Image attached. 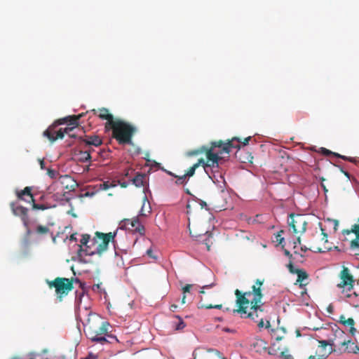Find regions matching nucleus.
Masks as SVG:
<instances>
[{
    "instance_id": "2eb2a0df",
    "label": "nucleus",
    "mask_w": 359,
    "mask_h": 359,
    "mask_svg": "<svg viewBox=\"0 0 359 359\" xmlns=\"http://www.w3.org/2000/svg\"><path fill=\"white\" fill-rule=\"evenodd\" d=\"M107 337L116 341H118V339L116 336L107 334V335L97 336V338H93V342L100 343L102 345L107 343H110V341L107 339Z\"/></svg>"
},
{
    "instance_id": "9b49d317",
    "label": "nucleus",
    "mask_w": 359,
    "mask_h": 359,
    "mask_svg": "<svg viewBox=\"0 0 359 359\" xmlns=\"http://www.w3.org/2000/svg\"><path fill=\"white\" fill-rule=\"evenodd\" d=\"M11 207L13 214L16 216L20 217L21 219L23 222V224L25 226H28V215H27L28 209L20 205H18V203H15V202H12L11 203Z\"/></svg>"
},
{
    "instance_id": "c85d7f7f",
    "label": "nucleus",
    "mask_w": 359,
    "mask_h": 359,
    "mask_svg": "<svg viewBox=\"0 0 359 359\" xmlns=\"http://www.w3.org/2000/svg\"><path fill=\"white\" fill-rule=\"evenodd\" d=\"M265 326L266 328H268L269 326H270V323L269 321H266V325H265L264 324V320L262 318H261L259 320V323H258V327L259 328H262Z\"/></svg>"
},
{
    "instance_id": "aec40b11",
    "label": "nucleus",
    "mask_w": 359,
    "mask_h": 359,
    "mask_svg": "<svg viewBox=\"0 0 359 359\" xmlns=\"http://www.w3.org/2000/svg\"><path fill=\"white\" fill-rule=\"evenodd\" d=\"M343 324L345 327H349V332L352 336H354L356 333V329L355 328V321L353 318H348Z\"/></svg>"
},
{
    "instance_id": "f8f14e48",
    "label": "nucleus",
    "mask_w": 359,
    "mask_h": 359,
    "mask_svg": "<svg viewBox=\"0 0 359 359\" xmlns=\"http://www.w3.org/2000/svg\"><path fill=\"white\" fill-rule=\"evenodd\" d=\"M338 344L342 346H346V351L348 353H358L359 352V346L351 340L339 341Z\"/></svg>"
},
{
    "instance_id": "a18cd8bd",
    "label": "nucleus",
    "mask_w": 359,
    "mask_h": 359,
    "mask_svg": "<svg viewBox=\"0 0 359 359\" xmlns=\"http://www.w3.org/2000/svg\"><path fill=\"white\" fill-rule=\"evenodd\" d=\"M207 309H220L222 308V305H215V306H212V305H210L208 306H206Z\"/></svg>"
},
{
    "instance_id": "58836bf2",
    "label": "nucleus",
    "mask_w": 359,
    "mask_h": 359,
    "mask_svg": "<svg viewBox=\"0 0 359 359\" xmlns=\"http://www.w3.org/2000/svg\"><path fill=\"white\" fill-rule=\"evenodd\" d=\"M213 285H214V283H211L210 285H204V286H203L201 287V290H200L199 292L200 293H203L204 292V291H203L204 289L210 288V287H212Z\"/></svg>"
},
{
    "instance_id": "6e6552de",
    "label": "nucleus",
    "mask_w": 359,
    "mask_h": 359,
    "mask_svg": "<svg viewBox=\"0 0 359 359\" xmlns=\"http://www.w3.org/2000/svg\"><path fill=\"white\" fill-rule=\"evenodd\" d=\"M119 226L120 229L138 233L140 236H143L145 233L144 226L140 223L138 217H134L132 220L125 219L120 222Z\"/></svg>"
},
{
    "instance_id": "ea45409f",
    "label": "nucleus",
    "mask_w": 359,
    "mask_h": 359,
    "mask_svg": "<svg viewBox=\"0 0 359 359\" xmlns=\"http://www.w3.org/2000/svg\"><path fill=\"white\" fill-rule=\"evenodd\" d=\"M338 167L340 168L341 171V172H343V173H344V175H346L348 179H350V174H349V172H348V171H346V170H344V168H343L342 167H341V166H338Z\"/></svg>"
},
{
    "instance_id": "3c124183",
    "label": "nucleus",
    "mask_w": 359,
    "mask_h": 359,
    "mask_svg": "<svg viewBox=\"0 0 359 359\" xmlns=\"http://www.w3.org/2000/svg\"><path fill=\"white\" fill-rule=\"evenodd\" d=\"M185 193L189 194V195H190V196H191L193 197L194 200L195 199L196 196H194L193 194H191V193L190 192L189 189H187L185 190Z\"/></svg>"
},
{
    "instance_id": "cd10ccee",
    "label": "nucleus",
    "mask_w": 359,
    "mask_h": 359,
    "mask_svg": "<svg viewBox=\"0 0 359 359\" xmlns=\"http://www.w3.org/2000/svg\"><path fill=\"white\" fill-rule=\"evenodd\" d=\"M86 335L91 341H93V338H97V334H96L95 330H88L87 332H86Z\"/></svg>"
},
{
    "instance_id": "f3484780",
    "label": "nucleus",
    "mask_w": 359,
    "mask_h": 359,
    "mask_svg": "<svg viewBox=\"0 0 359 359\" xmlns=\"http://www.w3.org/2000/svg\"><path fill=\"white\" fill-rule=\"evenodd\" d=\"M203 168L205 172L208 175L210 178L212 179V175L215 174L212 168L211 167L210 161L207 158V161H205L203 158V163H201V165Z\"/></svg>"
},
{
    "instance_id": "39448f33",
    "label": "nucleus",
    "mask_w": 359,
    "mask_h": 359,
    "mask_svg": "<svg viewBox=\"0 0 359 359\" xmlns=\"http://www.w3.org/2000/svg\"><path fill=\"white\" fill-rule=\"evenodd\" d=\"M59 186H60V189L62 191H65V193L62 196H60L59 193L53 194V198L55 201L64 202L69 200V197L67 196V194L72 191H74V189L78 186V184L76 181L74 180V178H72L70 175H60L58 179L48 188V190L49 192H51L55 191V187H58Z\"/></svg>"
},
{
    "instance_id": "f03ea898",
    "label": "nucleus",
    "mask_w": 359,
    "mask_h": 359,
    "mask_svg": "<svg viewBox=\"0 0 359 359\" xmlns=\"http://www.w3.org/2000/svg\"><path fill=\"white\" fill-rule=\"evenodd\" d=\"M341 282L337 284V287L342 289V296L340 299L344 300L354 307L359 306V294L355 292H351L354 285V280L351 276L349 270L344 268L340 273Z\"/></svg>"
},
{
    "instance_id": "864d4df0",
    "label": "nucleus",
    "mask_w": 359,
    "mask_h": 359,
    "mask_svg": "<svg viewBox=\"0 0 359 359\" xmlns=\"http://www.w3.org/2000/svg\"><path fill=\"white\" fill-rule=\"evenodd\" d=\"M177 305H175V304H172V305L170 306V310H171L172 311H175L176 310V309H177Z\"/></svg>"
},
{
    "instance_id": "20e7f679",
    "label": "nucleus",
    "mask_w": 359,
    "mask_h": 359,
    "mask_svg": "<svg viewBox=\"0 0 359 359\" xmlns=\"http://www.w3.org/2000/svg\"><path fill=\"white\" fill-rule=\"evenodd\" d=\"M97 235L102 240V243L97 245L95 250H91L90 246L88 245L82 246L79 245L78 250V256L80 258V261L86 263L87 261L82 259L84 256H92L95 254H101L105 251L108 247L110 241H112L115 245L114 237L116 235V231L109 233H97Z\"/></svg>"
},
{
    "instance_id": "7ed1b4c3",
    "label": "nucleus",
    "mask_w": 359,
    "mask_h": 359,
    "mask_svg": "<svg viewBox=\"0 0 359 359\" xmlns=\"http://www.w3.org/2000/svg\"><path fill=\"white\" fill-rule=\"evenodd\" d=\"M317 331L316 338L318 339L320 344L323 346H334V341L338 338L344 337V332L341 330L337 325L334 323H329L326 327L314 328Z\"/></svg>"
},
{
    "instance_id": "412c9836",
    "label": "nucleus",
    "mask_w": 359,
    "mask_h": 359,
    "mask_svg": "<svg viewBox=\"0 0 359 359\" xmlns=\"http://www.w3.org/2000/svg\"><path fill=\"white\" fill-rule=\"evenodd\" d=\"M211 163V167L214 170V173L219 172V163H222L225 158H208Z\"/></svg>"
},
{
    "instance_id": "bf43d9fd",
    "label": "nucleus",
    "mask_w": 359,
    "mask_h": 359,
    "mask_svg": "<svg viewBox=\"0 0 359 359\" xmlns=\"http://www.w3.org/2000/svg\"><path fill=\"white\" fill-rule=\"evenodd\" d=\"M334 229L336 230L337 229V226H338V221L334 220Z\"/></svg>"
},
{
    "instance_id": "6ab92c4d",
    "label": "nucleus",
    "mask_w": 359,
    "mask_h": 359,
    "mask_svg": "<svg viewBox=\"0 0 359 359\" xmlns=\"http://www.w3.org/2000/svg\"><path fill=\"white\" fill-rule=\"evenodd\" d=\"M146 177L145 174L140 173L137 174L133 180V183L137 187H141L144 185V179Z\"/></svg>"
},
{
    "instance_id": "4d7b16f0",
    "label": "nucleus",
    "mask_w": 359,
    "mask_h": 359,
    "mask_svg": "<svg viewBox=\"0 0 359 359\" xmlns=\"http://www.w3.org/2000/svg\"><path fill=\"white\" fill-rule=\"evenodd\" d=\"M70 240L71 241H76V235L75 234L71 235Z\"/></svg>"
},
{
    "instance_id": "6e6d98bb",
    "label": "nucleus",
    "mask_w": 359,
    "mask_h": 359,
    "mask_svg": "<svg viewBox=\"0 0 359 359\" xmlns=\"http://www.w3.org/2000/svg\"><path fill=\"white\" fill-rule=\"evenodd\" d=\"M223 330L226 332H233V330H232L229 328H227V327L224 328Z\"/></svg>"
},
{
    "instance_id": "338daca9",
    "label": "nucleus",
    "mask_w": 359,
    "mask_h": 359,
    "mask_svg": "<svg viewBox=\"0 0 359 359\" xmlns=\"http://www.w3.org/2000/svg\"><path fill=\"white\" fill-rule=\"evenodd\" d=\"M187 208H190L189 204H187Z\"/></svg>"
},
{
    "instance_id": "de8ad7c7",
    "label": "nucleus",
    "mask_w": 359,
    "mask_h": 359,
    "mask_svg": "<svg viewBox=\"0 0 359 359\" xmlns=\"http://www.w3.org/2000/svg\"><path fill=\"white\" fill-rule=\"evenodd\" d=\"M144 203L143 204L140 211L139 212V214L137 217H139V216H146V215L143 212V208H144Z\"/></svg>"
},
{
    "instance_id": "5fc2aeb1",
    "label": "nucleus",
    "mask_w": 359,
    "mask_h": 359,
    "mask_svg": "<svg viewBox=\"0 0 359 359\" xmlns=\"http://www.w3.org/2000/svg\"><path fill=\"white\" fill-rule=\"evenodd\" d=\"M344 160H349L351 162H353V163H356L357 161H356V158H344Z\"/></svg>"
},
{
    "instance_id": "b1692460",
    "label": "nucleus",
    "mask_w": 359,
    "mask_h": 359,
    "mask_svg": "<svg viewBox=\"0 0 359 359\" xmlns=\"http://www.w3.org/2000/svg\"><path fill=\"white\" fill-rule=\"evenodd\" d=\"M176 179L177 180L175 183L177 185H185L187 184V182L189 180V179L185 174L183 175H180V176L177 175Z\"/></svg>"
},
{
    "instance_id": "2f4dec72",
    "label": "nucleus",
    "mask_w": 359,
    "mask_h": 359,
    "mask_svg": "<svg viewBox=\"0 0 359 359\" xmlns=\"http://www.w3.org/2000/svg\"><path fill=\"white\" fill-rule=\"evenodd\" d=\"M193 285L187 284L183 288V294H185V293H189L191 288L192 287Z\"/></svg>"
},
{
    "instance_id": "7c9ffc66",
    "label": "nucleus",
    "mask_w": 359,
    "mask_h": 359,
    "mask_svg": "<svg viewBox=\"0 0 359 359\" xmlns=\"http://www.w3.org/2000/svg\"><path fill=\"white\" fill-rule=\"evenodd\" d=\"M39 163L42 170H47L46 162L45 161V158H39Z\"/></svg>"
},
{
    "instance_id": "ddd939ff",
    "label": "nucleus",
    "mask_w": 359,
    "mask_h": 359,
    "mask_svg": "<svg viewBox=\"0 0 359 359\" xmlns=\"http://www.w3.org/2000/svg\"><path fill=\"white\" fill-rule=\"evenodd\" d=\"M60 170H63L58 164L52 165L47 168V175L50 179H55L60 175L59 172Z\"/></svg>"
},
{
    "instance_id": "393cba45",
    "label": "nucleus",
    "mask_w": 359,
    "mask_h": 359,
    "mask_svg": "<svg viewBox=\"0 0 359 359\" xmlns=\"http://www.w3.org/2000/svg\"><path fill=\"white\" fill-rule=\"evenodd\" d=\"M99 190H107L109 188L116 187V184L110 182L109 181H105L97 185Z\"/></svg>"
},
{
    "instance_id": "a19ab883",
    "label": "nucleus",
    "mask_w": 359,
    "mask_h": 359,
    "mask_svg": "<svg viewBox=\"0 0 359 359\" xmlns=\"http://www.w3.org/2000/svg\"><path fill=\"white\" fill-rule=\"evenodd\" d=\"M327 311L329 313H333L334 312V306L332 304H330L327 308Z\"/></svg>"
},
{
    "instance_id": "f257e3e1",
    "label": "nucleus",
    "mask_w": 359,
    "mask_h": 359,
    "mask_svg": "<svg viewBox=\"0 0 359 359\" xmlns=\"http://www.w3.org/2000/svg\"><path fill=\"white\" fill-rule=\"evenodd\" d=\"M262 285V282L257 280L255 285L252 287V291L242 294L239 290H236L235 294L237 297L236 304L239 309L234 310V312L240 313L243 318H249L257 321L259 316V313L263 311V294L260 288Z\"/></svg>"
},
{
    "instance_id": "052dcab7",
    "label": "nucleus",
    "mask_w": 359,
    "mask_h": 359,
    "mask_svg": "<svg viewBox=\"0 0 359 359\" xmlns=\"http://www.w3.org/2000/svg\"><path fill=\"white\" fill-rule=\"evenodd\" d=\"M301 250L303 252H306L307 250V248L306 246H302V247H301Z\"/></svg>"
},
{
    "instance_id": "f704fd0d",
    "label": "nucleus",
    "mask_w": 359,
    "mask_h": 359,
    "mask_svg": "<svg viewBox=\"0 0 359 359\" xmlns=\"http://www.w3.org/2000/svg\"><path fill=\"white\" fill-rule=\"evenodd\" d=\"M196 201L198 202V203L200 204V205L202 207V208H207V203L206 202L198 198H195L194 199Z\"/></svg>"
},
{
    "instance_id": "bb28decb",
    "label": "nucleus",
    "mask_w": 359,
    "mask_h": 359,
    "mask_svg": "<svg viewBox=\"0 0 359 359\" xmlns=\"http://www.w3.org/2000/svg\"><path fill=\"white\" fill-rule=\"evenodd\" d=\"M90 236L88 234H84L82 236V238L81 239V245L82 246L88 245V243L90 242Z\"/></svg>"
},
{
    "instance_id": "4be33fe9",
    "label": "nucleus",
    "mask_w": 359,
    "mask_h": 359,
    "mask_svg": "<svg viewBox=\"0 0 359 359\" xmlns=\"http://www.w3.org/2000/svg\"><path fill=\"white\" fill-rule=\"evenodd\" d=\"M201 163H203V158H199L198 161L194 164L189 170L185 173V175L188 177L189 179L194 175L196 170L201 167Z\"/></svg>"
},
{
    "instance_id": "dca6fc26",
    "label": "nucleus",
    "mask_w": 359,
    "mask_h": 359,
    "mask_svg": "<svg viewBox=\"0 0 359 359\" xmlns=\"http://www.w3.org/2000/svg\"><path fill=\"white\" fill-rule=\"evenodd\" d=\"M175 318H177V321L172 322V327L176 331H180L183 330L186 323L184 322L183 319L178 315L175 316Z\"/></svg>"
},
{
    "instance_id": "e2e57ef3",
    "label": "nucleus",
    "mask_w": 359,
    "mask_h": 359,
    "mask_svg": "<svg viewBox=\"0 0 359 359\" xmlns=\"http://www.w3.org/2000/svg\"><path fill=\"white\" fill-rule=\"evenodd\" d=\"M144 159H145L147 161H148V162H150V161H151L149 158H145Z\"/></svg>"
},
{
    "instance_id": "0e129e2a",
    "label": "nucleus",
    "mask_w": 359,
    "mask_h": 359,
    "mask_svg": "<svg viewBox=\"0 0 359 359\" xmlns=\"http://www.w3.org/2000/svg\"><path fill=\"white\" fill-rule=\"evenodd\" d=\"M321 185H322V187H323V189L325 191L326 189H325V187L324 186V184H322Z\"/></svg>"
},
{
    "instance_id": "473e14b6",
    "label": "nucleus",
    "mask_w": 359,
    "mask_h": 359,
    "mask_svg": "<svg viewBox=\"0 0 359 359\" xmlns=\"http://www.w3.org/2000/svg\"><path fill=\"white\" fill-rule=\"evenodd\" d=\"M34 208L38 209V210H46L48 208V207L45 206L43 204H36L34 203L33 205Z\"/></svg>"
},
{
    "instance_id": "a211bd4d",
    "label": "nucleus",
    "mask_w": 359,
    "mask_h": 359,
    "mask_svg": "<svg viewBox=\"0 0 359 359\" xmlns=\"http://www.w3.org/2000/svg\"><path fill=\"white\" fill-rule=\"evenodd\" d=\"M109 324L107 321L102 322V325L95 331L97 336L107 335Z\"/></svg>"
},
{
    "instance_id": "0eeeda50",
    "label": "nucleus",
    "mask_w": 359,
    "mask_h": 359,
    "mask_svg": "<svg viewBox=\"0 0 359 359\" xmlns=\"http://www.w3.org/2000/svg\"><path fill=\"white\" fill-rule=\"evenodd\" d=\"M287 223L294 233H303L306 230L307 222L304 215L292 214L287 219Z\"/></svg>"
},
{
    "instance_id": "8fccbe9b",
    "label": "nucleus",
    "mask_w": 359,
    "mask_h": 359,
    "mask_svg": "<svg viewBox=\"0 0 359 359\" xmlns=\"http://www.w3.org/2000/svg\"><path fill=\"white\" fill-rule=\"evenodd\" d=\"M95 192H94V191H92V192L87 191V192L84 194V196H90V197H92L93 196H94V195H95Z\"/></svg>"
},
{
    "instance_id": "5701e85b",
    "label": "nucleus",
    "mask_w": 359,
    "mask_h": 359,
    "mask_svg": "<svg viewBox=\"0 0 359 359\" xmlns=\"http://www.w3.org/2000/svg\"><path fill=\"white\" fill-rule=\"evenodd\" d=\"M36 231L39 234L50 233V236L53 238V241L54 243H55V237L53 236V233L50 232V230H49V229L47 226H41V225H39V226H37V227L36 229Z\"/></svg>"
},
{
    "instance_id": "a878e982",
    "label": "nucleus",
    "mask_w": 359,
    "mask_h": 359,
    "mask_svg": "<svg viewBox=\"0 0 359 359\" xmlns=\"http://www.w3.org/2000/svg\"><path fill=\"white\" fill-rule=\"evenodd\" d=\"M296 272H297L296 273L297 274V277H298L297 281H302L304 279H306L308 277L306 272L304 270L297 269Z\"/></svg>"
},
{
    "instance_id": "13d9d810",
    "label": "nucleus",
    "mask_w": 359,
    "mask_h": 359,
    "mask_svg": "<svg viewBox=\"0 0 359 359\" xmlns=\"http://www.w3.org/2000/svg\"><path fill=\"white\" fill-rule=\"evenodd\" d=\"M185 299H186V295L183 294V297H182V304H185V302H186Z\"/></svg>"
},
{
    "instance_id": "4468645a",
    "label": "nucleus",
    "mask_w": 359,
    "mask_h": 359,
    "mask_svg": "<svg viewBox=\"0 0 359 359\" xmlns=\"http://www.w3.org/2000/svg\"><path fill=\"white\" fill-rule=\"evenodd\" d=\"M18 197L27 203L34 202L33 196L31 194V188L27 187L23 191L18 193Z\"/></svg>"
},
{
    "instance_id": "72a5a7b5",
    "label": "nucleus",
    "mask_w": 359,
    "mask_h": 359,
    "mask_svg": "<svg viewBox=\"0 0 359 359\" xmlns=\"http://www.w3.org/2000/svg\"><path fill=\"white\" fill-rule=\"evenodd\" d=\"M146 253H147V255L149 257H151V258H152V259H157V257H156V256H155V255H154V252H153V250H152V249H151V248L148 249V250H147Z\"/></svg>"
},
{
    "instance_id": "79ce46f5",
    "label": "nucleus",
    "mask_w": 359,
    "mask_h": 359,
    "mask_svg": "<svg viewBox=\"0 0 359 359\" xmlns=\"http://www.w3.org/2000/svg\"><path fill=\"white\" fill-rule=\"evenodd\" d=\"M347 319H346L345 316L344 315H341L340 317H339V323H341V324H344Z\"/></svg>"
},
{
    "instance_id": "c756f323",
    "label": "nucleus",
    "mask_w": 359,
    "mask_h": 359,
    "mask_svg": "<svg viewBox=\"0 0 359 359\" xmlns=\"http://www.w3.org/2000/svg\"><path fill=\"white\" fill-rule=\"evenodd\" d=\"M74 281H75V283H77L79 284V287H81V291L86 292V283H85L81 282L78 278H76L74 279Z\"/></svg>"
},
{
    "instance_id": "37998d69",
    "label": "nucleus",
    "mask_w": 359,
    "mask_h": 359,
    "mask_svg": "<svg viewBox=\"0 0 359 359\" xmlns=\"http://www.w3.org/2000/svg\"><path fill=\"white\" fill-rule=\"evenodd\" d=\"M164 170V172H165V173H167L168 175L172 176V177H175V178H176V177H177V175H175V173H173L172 172L169 171V170Z\"/></svg>"
},
{
    "instance_id": "1a4fd4ad",
    "label": "nucleus",
    "mask_w": 359,
    "mask_h": 359,
    "mask_svg": "<svg viewBox=\"0 0 359 359\" xmlns=\"http://www.w3.org/2000/svg\"><path fill=\"white\" fill-rule=\"evenodd\" d=\"M55 287V291L58 295L59 301L62 300L63 297L66 296L68 292L72 289V284L69 282L68 278H57L55 281L51 284Z\"/></svg>"
},
{
    "instance_id": "c9c22d12",
    "label": "nucleus",
    "mask_w": 359,
    "mask_h": 359,
    "mask_svg": "<svg viewBox=\"0 0 359 359\" xmlns=\"http://www.w3.org/2000/svg\"><path fill=\"white\" fill-rule=\"evenodd\" d=\"M276 241L280 244L282 245L283 243L285 241V238L282 237L280 235H277L276 236Z\"/></svg>"
},
{
    "instance_id": "9d476101",
    "label": "nucleus",
    "mask_w": 359,
    "mask_h": 359,
    "mask_svg": "<svg viewBox=\"0 0 359 359\" xmlns=\"http://www.w3.org/2000/svg\"><path fill=\"white\" fill-rule=\"evenodd\" d=\"M342 233L344 235H348L351 233L355 235V238L350 243L349 250L355 256H359V218L357 220V223L352 225L350 230H344Z\"/></svg>"
},
{
    "instance_id": "69168bd1",
    "label": "nucleus",
    "mask_w": 359,
    "mask_h": 359,
    "mask_svg": "<svg viewBox=\"0 0 359 359\" xmlns=\"http://www.w3.org/2000/svg\"><path fill=\"white\" fill-rule=\"evenodd\" d=\"M248 159L249 160V161H250V163H252V158H250V159L248 158Z\"/></svg>"
},
{
    "instance_id": "680f3d73",
    "label": "nucleus",
    "mask_w": 359,
    "mask_h": 359,
    "mask_svg": "<svg viewBox=\"0 0 359 359\" xmlns=\"http://www.w3.org/2000/svg\"><path fill=\"white\" fill-rule=\"evenodd\" d=\"M308 359H316V358L315 356L311 355Z\"/></svg>"
},
{
    "instance_id": "49530a36",
    "label": "nucleus",
    "mask_w": 359,
    "mask_h": 359,
    "mask_svg": "<svg viewBox=\"0 0 359 359\" xmlns=\"http://www.w3.org/2000/svg\"><path fill=\"white\" fill-rule=\"evenodd\" d=\"M301 244V239L299 237H298L297 238V241L294 242V248H297V245H300Z\"/></svg>"
},
{
    "instance_id": "c03bdc74",
    "label": "nucleus",
    "mask_w": 359,
    "mask_h": 359,
    "mask_svg": "<svg viewBox=\"0 0 359 359\" xmlns=\"http://www.w3.org/2000/svg\"><path fill=\"white\" fill-rule=\"evenodd\" d=\"M92 159L93 158H79V161L81 162H84V163H87V162H91L92 161Z\"/></svg>"
},
{
    "instance_id": "4c0bfd02",
    "label": "nucleus",
    "mask_w": 359,
    "mask_h": 359,
    "mask_svg": "<svg viewBox=\"0 0 359 359\" xmlns=\"http://www.w3.org/2000/svg\"><path fill=\"white\" fill-rule=\"evenodd\" d=\"M287 266H288V269H289L290 273H297L296 272L297 269H295L294 268L293 265L291 263L289 264Z\"/></svg>"
},
{
    "instance_id": "e433bc0d",
    "label": "nucleus",
    "mask_w": 359,
    "mask_h": 359,
    "mask_svg": "<svg viewBox=\"0 0 359 359\" xmlns=\"http://www.w3.org/2000/svg\"><path fill=\"white\" fill-rule=\"evenodd\" d=\"M97 356L92 353H89L88 355L82 359H97Z\"/></svg>"
},
{
    "instance_id": "423d86ee",
    "label": "nucleus",
    "mask_w": 359,
    "mask_h": 359,
    "mask_svg": "<svg viewBox=\"0 0 359 359\" xmlns=\"http://www.w3.org/2000/svg\"><path fill=\"white\" fill-rule=\"evenodd\" d=\"M89 297L87 294H85V291L78 292H76L75 298V316L77 321H80L82 324L86 326V320L88 323L90 319L89 317L91 315L90 309Z\"/></svg>"
},
{
    "instance_id": "09e8293b",
    "label": "nucleus",
    "mask_w": 359,
    "mask_h": 359,
    "mask_svg": "<svg viewBox=\"0 0 359 359\" xmlns=\"http://www.w3.org/2000/svg\"><path fill=\"white\" fill-rule=\"evenodd\" d=\"M210 351H215V353H216V355H217L219 357L222 358V359H226V358H224V357H222V356H221V353H220V351H217V350H213V349H211Z\"/></svg>"
},
{
    "instance_id": "603ef678",
    "label": "nucleus",
    "mask_w": 359,
    "mask_h": 359,
    "mask_svg": "<svg viewBox=\"0 0 359 359\" xmlns=\"http://www.w3.org/2000/svg\"><path fill=\"white\" fill-rule=\"evenodd\" d=\"M284 254L289 257L290 258L292 257V255L290 254V252L287 250H284Z\"/></svg>"
}]
</instances>
